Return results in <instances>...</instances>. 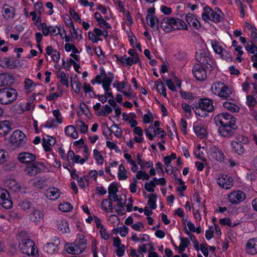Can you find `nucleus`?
<instances>
[{"instance_id": "obj_31", "label": "nucleus", "mask_w": 257, "mask_h": 257, "mask_svg": "<svg viewBox=\"0 0 257 257\" xmlns=\"http://www.w3.org/2000/svg\"><path fill=\"white\" fill-rule=\"evenodd\" d=\"M24 88L26 93H30L33 91L36 84L29 78H25L24 81Z\"/></svg>"}, {"instance_id": "obj_34", "label": "nucleus", "mask_w": 257, "mask_h": 257, "mask_svg": "<svg viewBox=\"0 0 257 257\" xmlns=\"http://www.w3.org/2000/svg\"><path fill=\"white\" fill-rule=\"evenodd\" d=\"M139 63L141 66L140 59L138 54L134 49H130V66L132 64Z\"/></svg>"}, {"instance_id": "obj_12", "label": "nucleus", "mask_w": 257, "mask_h": 257, "mask_svg": "<svg viewBox=\"0 0 257 257\" xmlns=\"http://www.w3.org/2000/svg\"><path fill=\"white\" fill-rule=\"evenodd\" d=\"M41 29L43 34L45 36L49 35L56 36L60 33V29L56 26H47L45 23L41 24Z\"/></svg>"}, {"instance_id": "obj_54", "label": "nucleus", "mask_w": 257, "mask_h": 257, "mask_svg": "<svg viewBox=\"0 0 257 257\" xmlns=\"http://www.w3.org/2000/svg\"><path fill=\"white\" fill-rule=\"evenodd\" d=\"M35 107V105L33 104V101H29L25 104L21 105V110L23 111H31L33 110Z\"/></svg>"}, {"instance_id": "obj_47", "label": "nucleus", "mask_w": 257, "mask_h": 257, "mask_svg": "<svg viewBox=\"0 0 257 257\" xmlns=\"http://www.w3.org/2000/svg\"><path fill=\"white\" fill-rule=\"evenodd\" d=\"M112 232L114 234L119 233L122 237L125 236L128 233L127 228L124 226L113 228Z\"/></svg>"}, {"instance_id": "obj_11", "label": "nucleus", "mask_w": 257, "mask_h": 257, "mask_svg": "<svg viewBox=\"0 0 257 257\" xmlns=\"http://www.w3.org/2000/svg\"><path fill=\"white\" fill-rule=\"evenodd\" d=\"M228 198L232 204H237L245 199L246 195L242 191L236 190L231 192L228 195Z\"/></svg>"}, {"instance_id": "obj_37", "label": "nucleus", "mask_w": 257, "mask_h": 257, "mask_svg": "<svg viewBox=\"0 0 257 257\" xmlns=\"http://www.w3.org/2000/svg\"><path fill=\"white\" fill-rule=\"evenodd\" d=\"M93 157L98 165H103L104 158L101 152L99 151L97 149H94L93 151Z\"/></svg>"}, {"instance_id": "obj_62", "label": "nucleus", "mask_w": 257, "mask_h": 257, "mask_svg": "<svg viewBox=\"0 0 257 257\" xmlns=\"http://www.w3.org/2000/svg\"><path fill=\"white\" fill-rule=\"evenodd\" d=\"M150 26L151 28H156L157 30L159 29V19L156 16H152L150 20Z\"/></svg>"}, {"instance_id": "obj_29", "label": "nucleus", "mask_w": 257, "mask_h": 257, "mask_svg": "<svg viewBox=\"0 0 257 257\" xmlns=\"http://www.w3.org/2000/svg\"><path fill=\"white\" fill-rule=\"evenodd\" d=\"M57 229L61 233H66L69 232V227L68 222L65 220L57 221Z\"/></svg>"}, {"instance_id": "obj_5", "label": "nucleus", "mask_w": 257, "mask_h": 257, "mask_svg": "<svg viewBox=\"0 0 257 257\" xmlns=\"http://www.w3.org/2000/svg\"><path fill=\"white\" fill-rule=\"evenodd\" d=\"M196 59L205 68L212 67V61L210 57V54L206 49H200L196 53Z\"/></svg>"}, {"instance_id": "obj_17", "label": "nucleus", "mask_w": 257, "mask_h": 257, "mask_svg": "<svg viewBox=\"0 0 257 257\" xmlns=\"http://www.w3.org/2000/svg\"><path fill=\"white\" fill-rule=\"evenodd\" d=\"M15 81L14 77L9 73L0 74V87L12 85Z\"/></svg>"}, {"instance_id": "obj_25", "label": "nucleus", "mask_w": 257, "mask_h": 257, "mask_svg": "<svg viewBox=\"0 0 257 257\" xmlns=\"http://www.w3.org/2000/svg\"><path fill=\"white\" fill-rule=\"evenodd\" d=\"M47 197L52 200H56L60 196V190L55 187L49 188L46 191Z\"/></svg>"}, {"instance_id": "obj_8", "label": "nucleus", "mask_w": 257, "mask_h": 257, "mask_svg": "<svg viewBox=\"0 0 257 257\" xmlns=\"http://www.w3.org/2000/svg\"><path fill=\"white\" fill-rule=\"evenodd\" d=\"M45 165L42 162H35L29 164L25 169V172L30 176H34L39 173L41 168L44 167Z\"/></svg>"}, {"instance_id": "obj_43", "label": "nucleus", "mask_w": 257, "mask_h": 257, "mask_svg": "<svg viewBox=\"0 0 257 257\" xmlns=\"http://www.w3.org/2000/svg\"><path fill=\"white\" fill-rule=\"evenodd\" d=\"M101 209L106 212H112V203L107 199H103L101 202Z\"/></svg>"}, {"instance_id": "obj_63", "label": "nucleus", "mask_w": 257, "mask_h": 257, "mask_svg": "<svg viewBox=\"0 0 257 257\" xmlns=\"http://www.w3.org/2000/svg\"><path fill=\"white\" fill-rule=\"evenodd\" d=\"M110 131L111 133H113L114 136L117 138H120L121 136V130L116 125L112 126L110 127Z\"/></svg>"}, {"instance_id": "obj_44", "label": "nucleus", "mask_w": 257, "mask_h": 257, "mask_svg": "<svg viewBox=\"0 0 257 257\" xmlns=\"http://www.w3.org/2000/svg\"><path fill=\"white\" fill-rule=\"evenodd\" d=\"M63 95V91L61 89H58L56 92L51 93L47 96L46 99L49 101H55Z\"/></svg>"}, {"instance_id": "obj_22", "label": "nucleus", "mask_w": 257, "mask_h": 257, "mask_svg": "<svg viewBox=\"0 0 257 257\" xmlns=\"http://www.w3.org/2000/svg\"><path fill=\"white\" fill-rule=\"evenodd\" d=\"M199 107L207 111V112H211L214 109L213 102L211 99H200L198 103Z\"/></svg>"}, {"instance_id": "obj_21", "label": "nucleus", "mask_w": 257, "mask_h": 257, "mask_svg": "<svg viewBox=\"0 0 257 257\" xmlns=\"http://www.w3.org/2000/svg\"><path fill=\"white\" fill-rule=\"evenodd\" d=\"M56 143V139L49 136H46L43 139V147L46 152H50L52 150V147Z\"/></svg>"}, {"instance_id": "obj_16", "label": "nucleus", "mask_w": 257, "mask_h": 257, "mask_svg": "<svg viewBox=\"0 0 257 257\" xmlns=\"http://www.w3.org/2000/svg\"><path fill=\"white\" fill-rule=\"evenodd\" d=\"M15 9L8 4H5L2 9V16L4 19L7 20L13 19L15 16Z\"/></svg>"}, {"instance_id": "obj_45", "label": "nucleus", "mask_w": 257, "mask_h": 257, "mask_svg": "<svg viewBox=\"0 0 257 257\" xmlns=\"http://www.w3.org/2000/svg\"><path fill=\"white\" fill-rule=\"evenodd\" d=\"M70 32L72 37L75 39H82L81 31L79 29H75L74 27L70 29Z\"/></svg>"}, {"instance_id": "obj_58", "label": "nucleus", "mask_w": 257, "mask_h": 257, "mask_svg": "<svg viewBox=\"0 0 257 257\" xmlns=\"http://www.w3.org/2000/svg\"><path fill=\"white\" fill-rule=\"evenodd\" d=\"M58 78L60 79V82L62 85L68 86V78L64 72H60Z\"/></svg>"}, {"instance_id": "obj_3", "label": "nucleus", "mask_w": 257, "mask_h": 257, "mask_svg": "<svg viewBox=\"0 0 257 257\" xmlns=\"http://www.w3.org/2000/svg\"><path fill=\"white\" fill-rule=\"evenodd\" d=\"M18 96L17 90L13 88L0 89V103L7 105L12 103Z\"/></svg>"}, {"instance_id": "obj_57", "label": "nucleus", "mask_w": 257, "mask_h": 257, "mask_svg": "<svg viewBox=\"0 0 257 257\" xmlns=\"http://www.w3.org/2000/svg\"><path fill=\"white\" fill-rule=\"evenodd\" d=\"M72 206L68 202H63L59 205V209L63 212H68L72 209Z\"/></svg>"}, {"instance_id": "obj_55", "label": "nucleus", "mask_w": 257, "mask_h": 257, "mask_svg": "<svg viewBox=\"0 0 257 257\" xmlns=\"http://www.w3.org/2000/svg\"><path fill=\"white\" fill-rule=\"evenodd\" d=\"M147 136L149 137L150 140H153L156 136V131L154 127L150 126L148 128L145 130Z\"/></svg>"}, {"instance_id": "obj_10", "label": "nucleus", "mask_w": 257, "mask_h": 257, "mask_svg": "<svg viewBox=\"0 0 257 257\" xmlns=\"http://www.w3.org/2000/svg\"><path fill=\"white\" fill-rule=\"evenodd\" d=\"M192 73L194 76L199 81H204L207 78V73L204 66L200 64H196L194 65Z\"/></svg>"}, {"instance_id": "obj_18", "label": "nucleus", "mask_w": 257, "mask_h": 257, "mask_svg": "<svg viewBox=\"0 0 257 257\" xmlns=\"http://www.w3.org/2000/svg\"><path fill=\"white\" fill-rule=\"evenodd\" d=\"M172 31L178 29L188 30L187 25L182 20L172 17H170Z\"/></svg>"}, {"instance_id": "obj_19", "label": "nucleus", "mask_w": 257, "mask_h": 257, "mask_svg": "<svg viewBox=\"0 0 257 257\" xmlns=\"http://www.w3.org/2000/svg\"><path fill=\"white\" fill-rule=\"evenodd\" d=\"M113 245L116 248L115 251L117 256H122L124 255L125 247L121 243V240L118 236L113 238Z\"/></svg>"}, {"instance_id": "obj_41", "label": "nucleus", "mask_w": 257, "mask_h": 257, "mask_svg": "<svg viewBox=\"0 0 257 257\" xmlns=\"http://www.w3.org/2000/svg\"><path fill=\"white\" fill-rule=\"evenodd\" d=\"M114 57L116 58L117 62L119 65L122 66L128 65V57H127L126 55H124L122 56L121 55L116 54L114 55Z\"/></svg>"}, {"instance_id": "obj_40", "label": "nucleus", "mask_w": 257, "mask_h": 257, "mask_svg": "<svg viewBox=\"0 0 257 257\" xmlns=\"http://www.w3.org/2000/svg\"><path fill=\"white\" fill-rule=\"evenodd\" d=\"M75 127L79 130L82 134H86L88 132V126L83 121L77 120L75 123Z\"/></svg>"}, {"instance_id": "obj_38", "label": "nucleus", "mask_w": 257, "mask_h": 257, "mask_svg": "<svg viewBox=\"0 0 257 257\" xmlns=\"http://www.w3.org/2000/svg\"><path fill=\"white\" fill-rule=\"evenodd\" d=\"M243 144L238 143V142H233L231 143V146L235 153L238 155H241L244 152V149Z\"/></svg>"}, {"instance_id": "obj_13", "label": "nucleus", "mask_w": 257, "mask_h": 257, "mask_svg": "<svg viewBox=\"0 0 257 257\" xmlns=\"http://www.w3.org/2000/svg\"><path fill=\"white\" fill-rule=\"evenodd\" d=\"M36 156L29 152H23L20 153L17 157L18 160L23 164H30L36 160Z\"/></svg>"}, {"instance_id": "obj_64", "label": "nucleus", "mask_w": 257, "mask_h": 257, "mask_svg": "<svg viewBox=\"0 0 257 257\" xmlns=\"http://www.w3.org/2000/svg\"><path fill=\"white\" fill-rule=\"evenodd\" d=\"M71 85L73 90L76 93H79L80 92L81 84L78 81H73Z\"/></svg>"}, {"instance_id": "obj_49", "label": "nucleus", "mask_w": 257, "mask_h": 257, "mask_svg": "<svg viewBox=\"0 0 257 257\" xmlns=\"http://www.w3.org/2000/svg\"><path fill=\"white\" fill-rule=\"evenodd\" d=\"M192 108L197 115L200 116L201 117H205L208 115L207 111L202 109V108H200L199 107L198 104L195 106L192 107Z\"/></svg>"}, {"instance_id": "obj_53", "label": "nucleus", "mask_w": 257, "mask_h": 257, "mask_svg": "<svg viewBox=\"0 0 257 257\" xmlns=\"http://www.w3.org/2000/svg\"><path fill=\"white\" fill-rule=\"evenodd\" d=\"M181 243L178 247V249L179 250V253H181L184 251L186 247H188V244H189V241L187 238H184L182 237H180Z\"/></svg>"}, {"instance_id": "obj_39", "label": "nucleus", "mask_w": 257, "mask_h": 257, "mask_svg": "<svg viewBox=\"0 0 257 257\" xmlns=\"http://www.w3.org/2000/svg\"><path fill=\"white\" fill-rule=\"evenodd\" d=\"M116 174H117V177L119 180H124L127 179V170L122 164L119 165Z\"/></svg>"}, {"instance_id": "obj_20", "label": "nucleus", "mask_w": 257, "mask_h": 257, "mask_svg": "<svg viewBox=\"0 0 257 257\" xmlns=\"http://www.w3.org/2000/svg\"><path fill=\"white\" fill-rule=\"evenodd\" d=\"M65 248L69 253L73 254H79L84 250L75 242L74 243H67L65 244Z\"/></svg>"}, {"instance_id": "obj_56", "label": "nucleus", "mask_w": 257, "mask_h": 257, "mask_svg": "<svg viewBox=\"0 0 257 257\" xmlns=\"http://www.w3.org/2000/svg\"><path fill=\"white\" fill-rule=\"evenodd\" d=\"M231 91L226 86H224L222 90L218 94V96L224 99H227L230 95Z\"/></svg>"}, {"instance_id": "obj_27", "label": "nucleus", "mask_w": 257, "mask_h": 257, "mask_svg": "<svg viewBox=\"0 0 257 257\" xmlns=\"http://www.w3.org/2000/svg\"><path fill=\"white\" fill-rule=\"evenodd\" d=\"M187 23L196 29H199L201 27L200 22L196 18L195 16L191 14H188L186 16Z\"/></svg>"}, {"instance_id": "obj_52", "label": "nucleus", "mask_w": 257, "mask_h": 257, "mask_svg": "<svg viewBox=\"0 0 257 257\" xmlns=\"http://www.w3.org/2000/svg\"><path fill=\"white\" fill-rule=\"evenodd\" d=\"M224 86L225 85L223 83L220 82L214 83L211 87L212 91L214 94H217L218 95Z\"/></svg>"}, {"instance_id": "obj_59", "label": "nucleus", "mask_w": 257, "mask_h": 257, "mask_svg": "<svg viewBox=\"0 0 257 257\" xmlns=\"http://www.w3.org/2000/svg\"><path fill=\"white\" fill-rule=\"evenodd\" d=\"M157 89L158 91L160 93L161 95H162L164 97L167 96V94L166 92V88L163 85L162 82L159 79L158 80V84L157 85Z\"/></svg>"}, {"instance_id": "obj_46", "label": "nucleus", "mask_w": 257, "mask_h": 257, "mask_svg": "<svg viewBox=\"0 0 257 257\" xmlns=\"http://www.w3.org/2000/svg\"><path fill=\"white\" fill-rule=\"evenodd\" d=\"M149 200L148 204L152 209H155L157 207L156 204L157 195L153 194H151L148 195Z\"/></svg>"}, {"instance_id": "obj_35", "label": "nucleus", "mask_w": 257, "mask_h": 257, "mask_svg": "<svg viewBox=\"0 0 257 257\" xmlns=\"http://www.w3.org/2000/svg\"><path fill=\"white\" fill-rule=\"evenodd\" d=\"M170 17L164 18L160 23V26L166 33H169L172 31Z\"/></svg>"}, {"instance_id": "obj_36", "label": "nucleus", "mask_w": 257, "mask_h": 257, "mask_svg": "<svg viewBox=\"0 0 257 257\" xmlns=\"http://www.w3.org/2000/svg\"><path fill=\"white\" fill-rule=\"evenodd\" d=\"M44 213L39 210H35L33 213L30 215V219L35 222H38L44 217Z\"/></svg>"}, {"instance_id": "obj_51", "label": "nucleus", "mask_w": 257, "mask_h": 257, "mask_svg": "<svg viewBox=\"0 0 257 257\" xmlns=\"http://www.w3.org/2000/svg\"><path fill=\"white\" fill-rule=\"evenodd\" d=\"M52 113L54 116V120L57 122V124H61L63 122V116L59 109H55L53 110Z\"/></svg>"}, {"instance_id": "obj_61", "label": "nucleus", "mask_w": 257, "mask_h": 257, "mask_svg": "<svg viewBox=\"0 0 257 257\" xmlns=\"http://www.w3.org/2000/svg\"><path fill=\"white\" fill-rule=\"evenodd\" d=\"M19 206L21 209L23 210H26L31 207L32 203L28 200H25L20 202L19 204Z\"/></svg>"}, {"instance_id": "obj_42", "label": "nucleus", "mask_w": 257, "mask_h": 257, "mask_svg": "<svg viewBox=\"0 0 257 257\" xmlns=\"http://www.w3.org/2000/svg\"><path fill=\"white\" fill-rule=\"evenodd\" d=\"M112 111L111 107L108 104L102 106L99 112H97V115L99 116H107Z\"/></svg>"}, {"instance_id": "obj_60", "label": "nucleus", "mask_w": 257, "mask_h": 257, "mask_svg": "<svg viewBox=\"0 0 257 257\" xmlns=\"http://www.w3.org/2000/svg\"><path fill=\"white\" fill-rule=\"evenodd\" d=\"M257 103L256 100L254 96L249 95L246 97V103L249 108L254 107Z\"/></svg>"}, {"instance_id": "obj_26", "label": "nucleus", "mask_w": 257, "mask_h": 257, "mask_svg": "<svg viewBox=\"0 0 257 257\" xmlns=\"http://www.w3.org/2000/svg\"><path fill=\"white\" fill-rule=\"evenodd\" d=\"M8 188L15 192H22L21 185L15 179H10L6 182Z\"/></svg>"}, {"instance_id": "obj_6", "label": "nucleus", "mask_w": 257, "mask_h": 257, "mask_svg": "<svg viewBox=\"0 0 257 257\" xmlns=\"http://www.w3.org/2000/svg\"><path fill=\"white\" fill-rule=\"evenodd\" d=\"M204 12L202 14V18L205 22L210 20L215 23L221 21V17L219 13L214 12L211 8L208 6L204 8Z\"/></svg>"}, {"instance_id": "obj_2", "label": "nucleus", "mask_w": 257, "mask_h": 257, "mask_svg": "<svg viewBox=\"0 0 257 257\" xmlns=\"http://www.w3.org/2000/svg\"><path fill=\"white\" fill-rule=\"evenodd\" d=\"M114 75L111 72L106 73L103 67L99 68V73L91 80L92 85L101 84L104 90H108L113 80Z\"/></svg>"}, {"instance_id": "obj_9", "label": "nucleus", "mask_w": 257, "mask_h": 257, "mask_svg": "<svg viewBox=\"0 0 257 257\" xmlns=\"http://www.w3.org/2000/svg\"><path fill=\"white\" fill-rule=\"evenodd\" d=\"M0 205L5 209H10L13 207V202L10 194L7 190L0 189Z\"/></svg>"}, {"instance_id": "obj_1", "label": "nucleus", "mask_w": 257, "mask_h": 257, "mask_svg": "<svg viewBox=\"0 0 257 257\" xmlns=\"http://www.w3.org/2000/svg\"><path fill=\"white\" fill-rule=\"evenodd\" d=\"M214 119L217 125H220L218 132L221 136L229 138L235 135L237 126L232 115L222 112L216 115Z\"/></svg>"}, {"instance_id": "obj_4", "label": "nucleus", "mask_w": 257, "mask_h": 257, "mask_svg": "<svg viewBox=\"0 0 257 257\" xmlns=\"http://www.w3.org/2000/svg\"><path fill=\"white\" fill-rule=\"evenodd\" d=\"M21 240L19 247L24 254L30 255H34L35 252H37V250L35 247L34 242L32 240L25 237L21 238Z\"/></svg>"}, {"instance_id": "obj_33", "label": "nucleus", "mask_w": 257, "mask_h": 257, "mask_svg": "<svg viewBox=\"0 0 257 257\" xmlns=\"http://www.w3.org/2000/svg\"><path fill=\"white\" fill-rule=\"evenodd\" d=\"M77 239L75 242L78 244L80 246L85 250L86 248L87 240L86 239L85 235L83 232H80L77 234Z\"/></svg>"}, {"instance_id": "obj_23", "label": "nucleus", "mask_w": 257, "mask_h": 257, "mask_svg": "<svg viewBox=\"0 0 257 257\" xmlns=\"http://www.w3.org/2000/svg\"><path fill=\"white\" fill-rule=\"evenodd\" d=\"M193 128L195 133L198 137L203 139L207 136V130L204 124L199 123L194 124Z\"/></svg>"}, {"instance_id": "obj_48", "label": "nucleus", "mask_w": 257, "mask_h": 257, "mask_svg": "<svg viewBox=\"0 0 257 257\" xmlns=\"http://www.w3.org/2000/svg\"><path fill=\"white\" fill-rule=\"evenodd\" d=\"M223 106L227 110L231 112H237L239 110V107L234 103L229 102H225L223 103Z\"/></svg>"}, {"instance_id": "obj_30", "label": "nucleus", "mask_w": 257, "mask_h": 257, "mask_svg": "<svg viewBox=\"0 0 257 257\" xmlns=\"http://www.w3.org/2000/svg\"><path fill=\"white\" fill-rule=\"evenodd\" d=\"M11 125L10 121L8 120L3 121L0 123V135L6 136L11 131Z\"/></svg>"}, {"instance_id": "obj_32", "label": "nucleus", "mask_w": 257, "mask_h": 257, "mask_svg": "<svg viewBox=\"0 0 257 257\" xmlns=\"http://www.w3.org/2000/svg\"><path fill=\"white\" fill-rule=\"evenodd\" d=\"M75 126L69 125L66 126L65 128V134L73 139H76L78 138V135L76 131Z\"/></svg>"}, {"instance_id": "obj_24", "label": "nucleus", "mask_w": 257, "mask_h": 257, "mask_svg": "<svg viewBox=\"0 0 257 257\" xmlns=\"http://www.w3.org/2000/svg\"><path fill=\"white\" fill-rule=\"evenodd\" d=\"M245 250L246 252L249 254H256L257 253V239H249L246 243Z\"/></svg>"}, {"instance_id": "obj_50", "label": "nucleus", "mask_w": 257, "mask_h": 257, "mask_svg": "<svg viewBox=\"0 0 257 257\" xmlns=\"http://www.w3.org/2000/svg\"><path fill=\"white\" fill-rule=\"evenodd\" d=\"M109 224L112 226H117L119 223V219L116 215H110L108 219Z\"/></svg>"}, {"instance_id": "obj_7", "label": "nucleus", "mask_w": 257, "mask_h": 257, "mask_svg": "<svg viewBox=\"0 0 257 257\" xmlns=\"http://www.w3.org/2000/svg\"><path fill=\"white\" fill-rule=\"evenodd\" d=\"M26 139L25 135L20 130H16L11 136L10 140L12 144L16 147H20Z\"/></svg>"}, {"instance_id": "obj_14", "label": "nucleus", "mask_w": 257, "mask_h": 257, "mask_svg": "<svg viewBox=\"0 0 257 257\" xmlns=\"http://www.w3.org/2000/svg\"><path fill=\"white\" fill-rule=\"evenodd\" d=\"M217 183L222 188L228 189L233 186V179L227 175H222L217 179Z\"/></svg>"}, {"instance_id": "obj_15", "label": "nucleus", "mask_w": 257, "mask_h": 257, "mask_svg": "<svg viewBox=\"0 0 257 257\" xmlns=\"http://www.w3.org/2000/svg\"><path fill=\"white\" fill-rule=\"evenodd\" d=\"M60 241L59 238L55 237L53 242L46 244L44 246V250L49 254H53L59 249Z\"/></svg>"}, {"instance_id": "obj_28", "label": "nucleus", "mask_w": 257, "mask_h": 257, "mask_svg": "<svg viewBox=\"0 0 257 257\" xmlns=\"http://www.w3.org/2000/svg\"><path fill=\"white\" fill-rule=\"evenodd\" d=\"M119 165L117 161H112L109 164V166L105 167V172L112 176L116 174Z\"/></svg>"}]
</instances>
